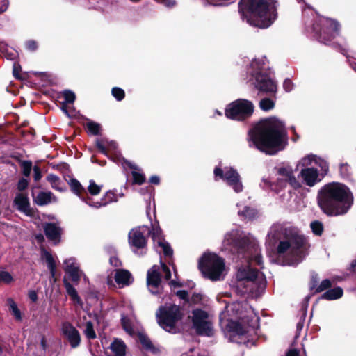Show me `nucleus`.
<instances>
[{
    "label": "nucleus",
    "mask_w": 356,
    "mask_h": 356,
    "mask_svg": "<svg viewBox=\"0 0 356 356\" xmlns=\"http://www.w3.org/2000/svg\"><path fill=\"white\" fill-rule=\"evenodd\" d=\"M238 215L243 220H253L257 216V211L250 206L243 205L241 203H237Z\"/></svg>",
    "instance_id": "25"
},
{
    "label": "nucleus",
    "mask_w": 356,
    "mask_h": 356,
    "mask_svg": "<svg viewBox=\"0 0 356 356\" xmlns=\"http://www.w3.org/2000/svg\"><path fill=\"white\" fill-rule=\"evenodd\" d=\"M296 168H301L299 177L304 184L313 187L319 183L329 170L327 162L313 154H308L300 159Z\"/></svg>",
    "instance_id": "7"
},
{
    "label": "nucleus",
    "mask_w": 356,
    "mask_h": 356,
    "mask_svg": "<svg viewBox=\"0 0 356 356\" xmlns=\"http://www.w3.org/2000/svg\"><path fill=\"white\" fill-rule=\"evenodd\" d=\"M149 182L153 184H159L160 182V179L156 175H153L149 178Z\"/></svg>",
    "instance_id": "59"
},
{
    "label": "nucleus",
    "mask_w": 356,
    "mask_h": 356,
    "mask_svg": "<svg viewBox=\"0 0 356 356\" xmlns=\"http://www.w3.org/2000/svg\"><path fill=\"white\" fill-rule=\"evenodd\" d=\"M340 173L343 177H348L350 175V167L348 164H341L340 165Z\"/></svg>",
    "instance_id": "48"
},
{
    "label": "nucleus",
    "mask_w": 356,
    "mask_h": 356,
    "mask_svg": "<svg viewBox=\"0 0 356 356\" xmlns=\"http://www.w3.org/2000/svg\"><path fill=\"white\" fill-rule=\"evenodd\" d=\"M239 7L243 20L252 26L266 29L277 18L275 0H241Z\"/></svg>",
    "instance_id": "5"
},
{
    "label": "nucleus",
    "mask_w": 356,
    "mask_h": 356,
    "mask_svg": "<svg viewBox=\"0 0 356 356\" xmlns=\"http://www.w3.org/2000/svg\"><path fill=\"white\" fill-rule=\"evenodd\" d=\"M149 228L147 226H140L132 229L129 233V243L133 252L141 256L147 252V233Z\"/></svg>",
    "instance_id": "16"
},
{
    "label": "nucleus",
    "mask_w": 356,
    "mask_h": 356,
    "mask_svg": "<svg viewBox=\"0 0 356 356\" xmlns=\"http://www.w3.org/2000/svg\"><path fill=\"white\" fill-rule=\"evenodd\" d=\"M249 147L273 155L287 145V131L284 123L275 117L261 120L248 131Z\"/></svg>",
    "instance_id": "2"
},
{
    "label": "nucleus",
    "mask_w": 356,
    "mask_h": 356,
    "mask_svg": "<svg viewBox=\"0 0 356 356\" xmlns=\"http://www.w3.org/2000/svg\"><path fill=\"white\" fill-rule=\"evenodd\" d=\"M63 96L64 98V101L63 102V103L65 104H72L74 102L76 98L74 92L69 90L63 91Z\"/></svg>",
    "instance_id": "42"
},
{
    "label": "nucleus",
    "mask_w": 356,
    "mask_h": 356,
    "mask_svg": "<svg viewBox=\"0 0 356 356\" xmlns=\"http://www.w3.org/2000/svg\"><path fill=\"white\" fill-rule=\"evenodd\" d=\"M47 180L52 184V186L56 189H59L57 185L60 181L59 178L53 174H50L47 177Z\"/></svg>",
    "instance_id": "49"
},
{
    "label": "nucleus",
    "mask_w": 356,
    "mask_h": 356,
    "mask_svg": "<svg viewBox=\"0 0 356 356\" xmlns=\"http://www.w3.org/2000/svg\"><path fill=\"white\" fill-rule=\"evenodd\" d=\"M213 173L216 180L222 179L234 192L241 193L243 191V186L240 175L236 170L232 167H225L224 169L216 167Z\"/></svg>",
    "instance_id": "15"
},
{
    "label": "nucleus",
    "mask_w": 356,
    "mask_h": 356,
    "mask_svg": "<svg viewBox=\"0 0 356 356\" xmlns=\"http://www.w3.org/2000/svg\"><path fill=\"white\" fill-rule=\"evenodd\" d=\"M207 3L214 6H227L235 0H206Z\"/></svg>",
    "instance_id": "44"
},
{
    "label": "nucleus",
    "mask_w": 356,
    "mask_h": 356,
    "mask_svg": "<svg viewBox=\"0 0 356 356\" xmlns=\"http://www.w3.org/2000/svg\"><path fill=\"white\" fill-rule=\"evenodd\" d=\"M102 186L97 185L95 181L90 180L88 191L92 195H97L101 191Z\"/></svg>",
    "instance_id": "41"
},
{
    "label": "nucleus",
    "mask_w": 356,
    "mask_h": 356,
    "mask_svg": "<svg viewBox=\"0 0 356 356\" xmlns=\"http://www.w3.org/2000/svg\"><path fill=\"white\" fill-rule=\"evenodd\" d=\"M121 323L124 331L132 336L135 334V319L133 316H128L122 314Z\"/></svg>",
    "instance_id": "28"
},
{
    "label": "nucleus",
    "mask_w": 356,
    "mask_h": 356,
    "mask_svg": "<svg viewBox=\"0 0 356 356\" xmlns=\"http://www.w3.org/2000/svg\"><path fill=\"white\" fill-rule=\"evenodd\" d=\"M28 184V180L25 178H22L19 180L17 183V189L20 191H24L27 188Z\"/></svg>",
    "instance_id": "52"
},
{
    "label": "nucleus",
    "mask_w": 356,
    "mask_h": 356,
    "mask_svg": "<svg viewBox=\"0 0 356 356\" xmlns=\"http://www.w3.org/2000/svg\"><path fill=\"white\" fill-rule=\"evenodd\" d=\"M162 275L166 280H169L171 277L170 268L163 262H161V266H153L147 271V286L149 291L153 295H160L163 291Z\"/></svg>",
    "instance_id": "12"
},
{
    "label": "nucleus",
    "mask_w": 356,
    "mask_h": 356,
    "mask_svg": "<svg viewBox=\"0 0 356 356\" xmlns=\"http://www.w3.org/2000/svg\"><path fill=\"white\" fill-rule=\"evenodd\" d=\"M112 95L118 101H121L124 97V91L120 88L114 87L112 89Z\"/></svg>",
    "instance_id": "46"
},
{
    "label": "nucleus",
    "mask_w": 356,
    "mask_h": 356,
    "mask_svg": "<svg viewBox=\"0 0 356 356\" xmlns=\"http://www.w3.org/2000/svg\"><path fill=\"white\" fill-rule=\"evenodd\" d=\"M305 238L298 227L283 222L273 223L266 238V246L268 249L275 250L278 255L290 257L298 263L302 259V248Z\"/></svg>",
    "instance_id": "3"
},
{
    "label": "nucleus",
    "mask_w": 356,
    "mask_h": 356,
    "mask_svg": "<svg viewBox=\"0 0 356 356\" xmlns=\"http://www.w3.org/2000/svg\"><path fill=\"white\" fill-rule=\"evenodd\" d=\"M310 227L312 232L316 236H321L323 232V225L318 220H315L311 222Z\"/></svg>",
    "instance_id": "38"
},
{
    "label": "nucleus",
    "mask_w": 356,
    "mask_h": 356,
    "mask_svg": "<svg viewBox=\"0 0 356 356\" xmlns=\"http://www.w3.org/2000/svg\"><path fill=\"white\" fill-rule=\"evenodd\" d=\"M14 206L16 207L17 209L26 214V216H31L32 213L29 197L26 194L24 193H17L14 201Z\"/></svg>",
    "instance_id": "22"
},
{
    "label": "nucleus",
    "mask_w": 356,
    "mask_h": 356,
    "mask_svg": "<svg viewBox=\"0 0 356 356\" xmlns=\"http://www.w3.org/2000/svg\"><path fill=\"white\" fill-rule=\"evenodd\" d=\"M283 88L286 92H291L293 88V83L291 80L286 79L283 83Z\"/></svg>",
    "instance_id": "51"
},
{
    "label": "nucleus",
    "mask_w": 356,
    "mask_h": 356,
    "mask_svg": "<svg viewBox=\"0 0 356 356\" xmlns=\"http://www.w3.org/2000/svg\"><path fill=\"white\" fill-rule=\"evenodd\" d=\"M193 325L197 334L210 337L213 334L212 325L208 318V314L201 309L193 311Z\"/></svg>",
    "instance_id": "17"
},
{
    "label": "nucleus",
    "mask_w": 356,
    "mask_h": 356,
    "mask_svg": "<svg viewBox=\"0 0 356 356\" xmlns=\"http://www.w3.org/2000/svg\"><path fill=\"white\" fill-rule=\"evenodd\" d=\"M33 177L35 181H39L42 177L40 169L37 165L33 167Z\"/></svg>",
    "instance_id": "54"
},
{
    "label": "nucleus",
    "mask_w": 356,
    "mask_h": 356,
    "mask_svg": "<svg viewBox=\"0 0 356 356\" xmlns=\"http://www.w3.org/2000/svg\"><path fill=\"white\" fill-rule=\"evenodd\" d=\"M19 69H20V66L18 64L15 63L13 64V75L15 76H17V74H18V72H19Z\"/></svg>",
    "instance_id": "60"
},
{
    "label": "nucleus",
    "mask_w": 356,
    "mask_h": 356,
    "mask_svg": "<svg viewBox=\"0 0 356 356\" xmlns=\"http://www.w3.org/2000/svg\"><path fill=\"white\" fill-rule=\"evenodd\" d=\"M79 326L83 329L85 336L88 339H95L97 337L94 325L90 321L87 320L86 316H83V321L80 323Z\"/></svg>",
    "instance_id": "27"
},
{
    "label": "nucleus",
    "mask_w": 356,
    "mask_h": 356,
    "mask_svg": "<svg viewBox=\"0 0 356 356\" xmlns=\"http://www.w3.org/2000/svg\"><path fill=\"white\" fill-rule=\"evenodd\" d=\"M177 296L182 300H186L188 294V292L184 290H179L177 292Z\"/></svg>",
    "instance_id": "57"
},
{
    "label": "nucleus",
    "mask_w": 356,
    "mask_h": 356,
    "mask_svg": "<svg viewBox=\"0 0 356 356\" xmlns=\"http://www.w3.org/2000/svg\"><path fill=\"white\" fill-rule=\"evenodd\" d=\"M43 229L48 239L56 243L60 241L62 229L58 222H46L43 225Z\"/></svg>",
    "instance_id": "21"
},
{
    "label": "nucleus",
    "mask_w": 356,
    "mask_h": 356,
    "mask_svg": "<svg viewBox=\"0 0 356 356\" xmlns=\"http://www.w3.org/2000/svg\"><path fill=\"white\" fill-rule=\"evenodd\" d=\"M149 234H151L154 246L156 248H160L165 256H172V250L169 243L163 238L161 229L158 225H152V230L149 229V232L147 233V235Z\"/></svg>",
    "instance_id": "18"
},
{
    "label": "nucleus",
    "mask_w": 356,
    "mask_h": 356,
    "mask_svg": "<svg viewBox=\"0 0 356 356\" xmlns=\"http://www.w3.org/2000/svg\"><path fill=\"white\" fill-rule=\"evenodd\" d=\"M298 352L296 349H291L286 353V356H298Z\"/></svg>",
    "instance_id": "61"
},
{
    "label": "nucleus",
    "mask_w": 356,
    "mask_h": 356,
    "mask_svg": "<svg viewBox=\"0 0 356 356\" xmlns=\"http://www.w3.org/2000/svg\"><path fill=\"white\" fill-rule=\"evenodd\" d=\"M156 1L168 8H172L177 4L175 0H156Z\"/></svg>",
    "instance_id": "50"
},
{
    "label": "nucleus",
    "mask_w": 356,
    "mask_h": 356,
    "mask_svg": "<svg viewBox=\"0 0 356 356\" xmlns=\"http://www.w3.org/2000/svg\"><path fill=\"white\" fill-rule=\"evenodd\" d=\"M170 285L172 287H179V286H181V285L179 284V282L176 280H172L170 282H169Z\"/></svg>",
    "instance_id": "62"
},
{
    "label": "nucleus",
    "mask_w": 356,
    "mask_h": 356,
    "mask_svg": "<svg viewBox=\"0 0 356 356\" xmlns=\"http://www.w3.org/2000/svg\"><path fill=\"white\" fill-rule=\"evenodd\" d=\"M40 345H41L42 348L44 350H45L47 348V342H46V339L44 337L42 338L41 341H40Z\"/></svg>",
    "instance_id": "64"
},
{
    "label": "nucleus",
    "mask_w": 356,
    "mask_h": 356,
    "mask_svg": "<svg viewBox=\"0 0 356 356\" xmlns=\"http://www.w3.org/2000/svg\"><path fill=\"white\" fill-rule=\"evenodd\" d=\"M69 185L71 187L72 191L79 197V198L83 201V199H88V197H85L82 195V193L85 192V188L81 186L80 182L74 179H70L68 181Z\"/></svg>",
    "instance_id": "33"
},
{
    "label": "nucleus",
    "mask_w": 356,
    "mask_h": 356,
    "mask_svg": "<svg viewBox=\"0 0 356 356\" xmlns=\"http://www.w3.org/2000/svg\"><path fill=\"white\" fill-rule=\"evenodd\" d=\"M353 203L350 189L341 183L325 185L318 193V204L323 213L328 216H340L348 212Z\"/></svg>",
    "instance_id": "4"
},
{
    "label": "nucleus",
    "mask_w": 356,
    "mask_h": 356,
    "mask_svg": "<svg viewBox=\"0 0 356 356\" xmlns=\"http://www.w3.org/2000/svg\"><path fill=\"white\" fill-rule=\"evenodd\" d=\"M199 268L204 277L216 281L222 277L225 266L221 257L213 253H207L200 259Z\"/></svg>",
    "instance_id": "10"
},
{
    "label": "nucleus",
    "mask_w": 356,
    "mask_h": 356,
    "mask_svg": "<svg viewBox=\"0 0 356 356\" xmlns=\"http://www.w3.org/2000/svg\"><path fill=\"white\" fill-rule=\"evenodd\" d=\"M96 145L99 151L105 155L107 154V150H115L117 148L115 142H108L103 139L97 140Z\"/></svg>",
    "instance_id": "30"
},
{
    "label": "nucleus",
    "mask_w": 356,
    "mask_h": 356,
    "mask_svg": "<svg viewBox=\"0 0 356 356\" xmlns=\"http://www.w3.org/2000/svg\"><path fill=\"white\" fill-rule=\"evenodd\" d=\"M254 108L252 102L245 99H238L227 106L225 115L232 120H245L252 115Z\"/></svg>",
    "instance_id": "14"
},
{
    "label": "nucleus",
    "mask_w": 356,
    "mask_h": 356,
    "mask_svg": "<svg viewBox=\"0 0 356 356\" xmlns=\"http://www.w3.org/2000/svg\"><path fill=\"white\" fill-rule=\"evenodd\" d=\"M223 245L233 252L241 254L248 262V265L239 268L236 273V286H243L240 292H253L256 288L263 289L266 284L264 274L252 268V265L263 268V259L256 238L250 233L234 229L225 234Z\"/></svg>",
    "instance_id": "1"
},
{
    "label": "nucleus",
    "mask_w": 356,
    "mask_h": 356,
    "mask_svg": "<svg viewBox=\"0 0 356 356\" xmlns=\"http://www.w3.org/2000/svg\"><path fill=\"white\" fill-rule=\"evenodd\" d=\"M275 106V102L270 98H264L259 102V107L262 111H268L273 109Z\"/></svg>",
    "instance_id": "36"
},
{
    "label": "nucleus",
    "mask_w": 356,
    "mask_h": 356,
    "mask_svg": "<svg viewBox=\"0 0 356 356\" xmlns=\"http://www.w3.org/2000/svg\"><path fill=\"white\" fill-rule=\"evenodd\" d=\"M64 286L66 289L67 293L70 296L72 300L79 304H81V299L79 296L78 293L76 290V289L67 281L64 280Z\"/></svg>",
    "instance_id": "35"
},
{
    "label": "nucleus",
    "mask_w": 356,
    "mask_h": 356,
    "mask_svg": "<svg viewBox=\"0 0 356 356\" xmlns=\"http://www.w3.org/2000/svg\"><path fill=\"white\" fill-rule=\"evenodd\" d=\"M115 280L121 286H128L133 282V277L129 271L124 269H118L115 273Z\"/></svg>",
    "instance_id": "26"
},
{
    "label": "nucleus",
    "mask_w": 356,
    "mask_h": 356,
    "mask_svg": "<svg viewBox=\"0 0 356 356\" xmlns=\"http://www.w3.org/2000/svg\"><path fill=\"white\" fill-rule=\"evenodd\" d=\"M343 296V289L341 287H336L325 291L321 296L325 300H336Z\"/></svg>",
    "instance_id": "34"
},
{
    "label": "nucleus",
    "mask_w": 356,
    "mask_h": 356,
    "mask_svg": "<svg viewBox=\"0 0 356 356\" xmlns=\"http://www.w3.org/2000/svg\"><path fill=\"white\" fill-rule=\"evenodd\" d=\"M319 24H314L312 31L318 36L321 42L325 44L339 35V24L335 20L322 17L318 19Z\"/></svg>",
    "instance_id": "13"
},
{
    "label": "nucleus",
    "mask_w": 356,
    "mask_h": 356,
    "mask_svg": "<svg viewBox=\"0 0 356 356\" xmlns=\"http://www.w3.org/2000/svg\"><path fill=\"white\" fill-rule=\"evenodd\" d=\"M29 298L32 302H36L38 300V294L35 291L31 290L29 291Z\"/></svg>",
    "instance_id": "58"
},
{
    "label": "nucleus",
    "mask_w": 356,
    "mask_h": 356,
    "mask_svg": "<svg viewBox=\"0 0 356 356\" xmlns=\"http://www.w3.org/2000/svg\"><path fill=\"white\" fill-rule=\"evenodd\" d=\"M42 257L43 259H45V261L47 262V267L51 273V276L52 277H54L55 275H56V266L55 261H54L51 254L45 250H42Z\"/></svg>",
    "instance_id": "31"
},
{
    "label": "nucleus",
    "mask_w": 356,
    "mask_h": 356,
    "mask_svg": "<svg viewBox=\"0 0 356 356\" xmlns=\"http://www.w3.org/2000/svg\"><path fill=\"white\" fill-rule=\"evenodd\" d=\"M54 197L51 192H40L35 197H34L35 202L40 206L48 204Z\"/></svg>",
    "instance_id": "32"
},
{
    "label": "nucleus",
    "mask_w": 356,
    "mask_h": 356,
    "mask_svg": "<svg viewBox=\"0 0 356 356\" xmlns=\"http://www.w3.org/2000/svg\"><path fill=\"white\" fill-rule=\"evenodd\" d=\"M277 176L276 180L270 184L271 189L277 193L285 188L289 184L294 189H298L302 186L301 183L296 177L292 167L289 164L282 163L275 168Z\"/></svg>",
    "instance_id": "11"
},
{
    "label": "nucleus",
    "mask_w": 356,
    "mask_h": 356,
    "mask_svg": "<svg viewBox=\"0 0 356 356\" xmlns=\"http://www.w3.org/2000/svg\"><path fill=\"white\" fill-rule=\"evenodd\" d=\"M227 312H231L232 315L236 316L239 321L228 319L225 322L222 320L225 314H222L220 316V322L225 324L230 341L241 343V338L246 336L250 327L254 328L257 326L258 318L253 315L251 308L248 307L245 302H237L229 305L227 307Z\"/></svg>",
    "instance_id": "6"
},
{
    "label": "nucleus",
    "mask_w": 356,
    "mask_h": 356,
    "mask_svg": "<svg viewBox=\"0 0 356 356\" xmlns=\"http://www.w3.org/2000/svg\"><path fill=\"white\" fill-rule=\"evenodd\" d=\"M118 200V196L114 193V192L109 191L105 193L100 202H92L90 198L83 199V201L88 206L98 209L101 207H105L111 202H117Z\"/></svg>",
    "instance_id": "23"
},
{
    "label": "nucleus",
    "mask_w": 356,
    "mask_h": 356,
    "mask_svg": "<svg viewBox=\"0 0 356 356\" xmlns=\"http://www.w3.org/2000/svg\"><path fill=\"white\" fill-rule=\"evenodd\" d=\"M61 332L63 336L67 339L72 348H76L80 345V334L76 328L70 323H63L61 327Z\"/></svg>",
    "instance_id": "20"
},
{
    "label": "nucleus",
    "mask_w": 356,
    "mask_h": 356,
    "mask_svg": "<svg viewBox=\"0 0 356 356\" xmlns=\"http://www.w3.org/2000/svg\"><path fill=\"white\" fill-rule=\"evenodd\" d=\"M266 57H261L251 62L248 72L251 76L250 81H252L255 88L260 91L274 93L277 90V84L266 72Z\"/></svg>",
    "instance_id": "8"
},
{
    "label": "nucleus",
    "mask_w": 356,
    "mask_h": 356,
    "mask_svg": "<svg viewBox=\"0 0 356 356\" xmlns=\"http://www.w3.org/2000/svg\"><path fill=\"white\" fill-rule=\"evenodd\" d=\"M138 340L145 350H152L154 349L153 345L150 339L144 334H138Z\"/></svg>",
    "instance_id": "37"
},
{
    "label": "nucleus",
    "mask_w": 356,
    "mask_h": 356,
    "mask_svg": "<svg viewBox=\"0 0 356 356\" xmlns=\"http://www.w3.org/2000/svg\"><path fill=\"white\" fill-rule=\"evenodd\" d=\"M110 263L112 265L117 266L118 265L119 261L117 257H112L110 258Z\"/></svg>",
    "instance_id": "63"
},
{
    "label": "nucleus",
    "mask_w": 356,
    "mask_h": 356,
    "mask_svg": "<svg viewBox=\"0 0 356 356\" xmlns=\"http://www.w3.org/2000/svg\"><path fill=\"white\" fill-rule=\"evenodd\" d=\"M32 169V163L29 161H24L22 163V172L25 177H29Z\"/></svg>",
    "instance_id": "45"
},
{
    "label": "nucleus",
    "mask_w": 356,
    "mask_h": 356,
    "mask_svg": "<svg viewBox=\"0 0 356 356\" xmlns=\"http://www.w3.org/2000/svg\"><path fill=\"white\" fill-rule=\"evenodd\" d=\"M64 270L69 275L72 281L78 283L82 276L84 280H87L86 276L80 270L79 265L74 257L66 259L64 262Z\"/></svg>",
    "instance_id": "19"
},
{
    "label": "nucleus",
    "mask_w": 356,
    "mask_h": 356,
    "mask_svg": "<svg viewBox=\"0 0 356 356\" xmlns=\"http://www.w3.org/2000/svg\"><path fill=\"white\" fill-rule=\"evenodd\" d=\"M26 47L27 49L33 51L37 49L38 45L36 42L33 40H29L26 42Z\"/></svg>",
    "instance_id": "55"
},
{
    "label": "nucleus",
    "mask_w": 356,
    "mask_h": 356,
    "mask_svg": "<svg viewBox=\"0 0 356 356\" xmlns=\"http://www.w3.org/2000/svg\"><path fill=\"white\" fill-rule=\"evenodd\" d=\"M332 285V283L330 280L325 279L323 280L320 284L317 286L316 289V292H321L329 289Z\"/></svg>",
    "instance_id": "47"
},
{
    "label": "nucleus",
    "mask_w": 356,
    "mask_h": 356,
    "mask_svg": "<svg viewBox=\"0 0 356 356\" xmlns=\"http://www.w3.org/2000/svg\"><path fill=\"white\" fill-rule=\"evenodd\" d=\"M111 350L115 356H124L126 353V345L124 341L119 339H115L110 346Z\"/></svg>",
    "instance_id": "29"
},
{
    "label": "nucleus",
    "mask_w": 356,
    "mask_h": 356,
    "mask_svg": "<svg viewBox=\"0 0 356 356\" xmlns=\"http://www.w3.org/2000/svg\"><path fill=\"white\" fill-rule=\"evenodd\" d=\"M8 6V0H0V14L5 12Z\"/></svg>",
    "instance_id": "56"
},
{
    "label": "nucleus",
    "mask_w": 356,
    "mask_h": 356,
    "mask_svg": "<svg viewBox=\"0 0 356 356\" xmlns=\"http://www.w3.org/2000/svg\"><path fill=\"white\" fill-rule=\"evenodd\" d=\"M86 127L88 131L95 136L98 135L101 129L100 124L92 121L87 122Z\"/></svg>",
    "instance_id": "40"
},
{
    "label": "nucleus",
    "mask_w": 356,
    "mask_h": 356,
    "mask_svg": "<svg viewBox=\"0 0 356 356\" xmlns=\"http://www.w3.org/2000/svg\"><path fill=\"white\" fill-rule=\"evenodd\" d=\"M319 284H318V275H316V274L312 275L311 282H310V288L312 290H315L316 291V288H317V286Z\"/></svg>",
    "instance_id": "53"
},
{
    "label": "nucleus",
    "mask_w": 356,
    "mask_h": 356,
    "mask_svg": "<svg viewBox=\"0 0 356 356\" xmlns=\"http://www.w3.org/2000/svg\"><path fill=\"white\" fill-rule=\"evenodd\" d=\"M159 325L166 332L177 333L179 331L178 321L182 314L179 306L175 305L161 306L156 313Z\"/></svg>",
    "instance_id": "9"
},
{
    "label": "nucleus",
    "mask_w": 356,
    "mask_h": 356,
    "mask_svg": "<svg viewBox=\"0 0 356 356\" xmlns=\"http://www.w3.org/2000/svg\"><path fill=\"white\" fill-rule=\"evenodd\" d=\"M122 164L124 168H129L132 170L131 175L134 184H142L145 182V175L141 172L140 169H139L137 165L124 159H123Z\"/></svg>",
    "instance_id": "24"
},
{
    "label": "nucleus",
    "mask_w": 356,
    "mask_h": 356,
    "mask_svg": "<svg viewBox=\"0 0 356 356\" xmlns=\"http://www.w3.org/2000/svg\"><path fill=\"white\" fill-rule=\"evenodd\" d=\"M8 303L10 307V309L12 312L13 314L15 316L16 319L21 320L22 315L19 309L17 307V304L15 302V301L12 298L8 299Z\"/></svg>",
    "instance_id": "39"
},
{
    "label": "nucleus",
    "mask_w": 356,
    "mask_h": 356,
    "mask_svg": "<svg viewBox=\"0 0 356 356\" xmlns=\"http://www.w3.org/2000/svg\"><path fill=\"white\" fill-rule=\"evenodd\" d=\"M14 281L13 275L8 271L1 270L0 271V282L5 284H10Z\"/></svg>",
    "instance_id": "43"
}]
</instances>
